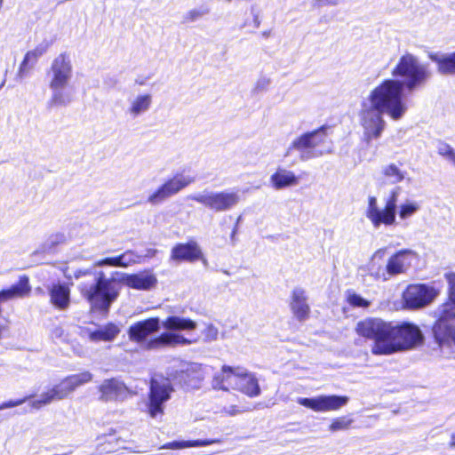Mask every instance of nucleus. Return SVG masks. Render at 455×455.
Returning <instances> with one entry per match:
<instances>
[{
    "label": "nucleus",
    "mask_w": 455,
    "mask_h": 455,
    "mask_svg": "<svg viewBox=\"0 0 455 455\" xmlns=\"http://www.w3.org/2000/svg\"><path fill=\"white\" fill-rule=\"evenodd\" d=\"M197 323L190 318L171 315L164 321L150 317L130 325L129 339L146 350L159 351L179 346H188L196 340L186 338L182 332L196 330Z\"/></svg>",
    "instance_id": "f257e3e1"
},
{
    "label": "nucleus",
    "mask_w": 455,
    "mask_h": 455,
    "mask_svg": "<svg viewBox=\"0 0 455 455\" xmlns=\"http://www.w3.org/2000/svg\"><path fill=\"white\" fill-rule=\"evenodd\" d=\"M54 333L56 336H60L62 333V330L60 328H56Z\"/></svg>",
    "instance_id": "3c124183"
},
{
    "label": "nucleus",
    "mask_w": 455,
    "mask_h": 455,
    "mask_svg": "<svg viewBox=\"0 0 455 455\" xmlns=\"http://www.w3.org/2000/svg\"><path fill=\"white\" fill-rule=\"evenodd\" d=\"M449 161L451 162L453 164V165L455 166V153L453 154V156L451 157V159Z\"/></svg>",
    "instance_id": "6e6d98bb"
},
{
    "label": "nucleus",
    "mask_w": 455,
    "mask_h": 455,
    "mask_svg": "<svg viewBox=\"0 0 455 455\" xmlns=\"http://www.w3.org/2000/svg\"><path fill=\"white\" fill-rule=\"evenodd\" d=\"M417 259V253L412 250L403 249L392 254L387 259L388 280L394 276L406 274Z\"/></svg>",
    "instance_id": "a211bd4d"
},
{
    "label": "nucleus",
    "mask_w": 455,
    "mask_h": 455,
    "mask_svg": "<svg viewBox=\"0 0 455 455\" xmlns=\"http://www.w3.org/2000/svg\"><path fill=\"white\" fill-rule=\"evenodd\" d=\"M204 339L207 342L214 341L219 337V330L212 323H207L203 331Z\"/></svg>",
    "instance_id": "4c0bfd02"
},
{
    "label": "nucleus",
    "mask_w": 455,
    "mask_h": 455,
    "mask_svg": "<svg viewBox=\"0 0 455 455\" xmlns=\"http://www.w3.org/2000/svg\"><path fill=\"white\" fill-rule=\"evenodd\" d=\"M327 130L328 127L323 125L295 137L287 148L284 156L297 151L301 161H308L332 154L333 143L328 136Z\"/></svg>",
    "instance_id": "423d86ee"
},
{
    "label": "nucleus",
    "mask_w": 455,
    "mask_h": 455,
    "mask_svg": "<svg viewBox=\"0 0 455 455\" xmlns=\"http://www.w3.org/2000/svg\"><path fill=\"white\" fill-rule=\"evenodd\" d=\"M95 267H104V266H110L115 267V260L114 257L106 258L100 260H98L94 263Z\"/></svg>",
    "instance_id": "37998d69"
},
{
    "label": "nucleus",
    "mask_w": 455,
    "mask_h": 455,
    "mask_svg": "<svg viewBox=\"0 0 455 455\" xmlns=\"http://www.w3.org/2000/svg\"><path fill=\"white\" fill-rule=\"evenodd\" d=\"M235 234H236V228H234L233 231H232V234H231V239L232 240H235Z\"/></svg>",
    "instance_id": "5fc2aeb1"
},
{
    "label": "nucleus",
    "mask_w": 455,
    "mask_h": 455,
    "mask_svg": "<svg viewBox=\"0 0 455 455\" xmlns=\"http://www.w3.org/2000/svg\"><path fill=\"white\" fill-rule=\"evenodd\" d=\"M47 44H40L36 46L35 49L28 51L25 56L23 60L21 61L19 70L17 73V78L19 80H22L27 77L30 71L34 68L36 64L37 63L40 57H42L47 51Z\"/></svg>",
    "instance_id": "a878e982"
},
{
    "label": "nucleus",
    "mask_w": 455,
    "mask_h": 455,
    "mask_svg": "<svg viewBox=\"0 0 455 455\" xmlns=\"http://www.w3.org/2000/svg\"><path fill=\"white\" fill-rule=\"evenodd\" d=\"M270 182L275 189L279 190L296 185L298 183V179L291 171L279 168L271 175Z\"/></svg>",
    "instance_id": "7c9ffc66"
},
{
    "label": "nucleus",
    "mask_w": 455,
    "mask_h": 455,
    "mask_svg": "<svg viewBox=\"0 0 455 455\" xmlns=\"http://www.w3.org/2000/svg\"><path fill=\"white\" fill-rule=\"evenodd\" d=\"M347 302L356 307H368L370 306V302L363 299L362 296L356 293H349L347 296Z\"/></svg>",
    "instance_id": "58836bf2"
},
{
    "label": "nucleus",
    "mask_w": 455,
    "mask_h": 455,
    "mask_svg": "<svg viewBox=\"0 0 455 455\" xmlns=\"http://www.w3.org/2000/svg\"><path fill=\"white\" fill-rule=\"evenodd\" d=\"M123 283L135 290H150L157 283L156 275L151 271H142L137 274L125 275Z\"/></svg>",
    "instance_id": "5701e85b"
},
{
    "label": "nucleus",
    "mask_w": 455,
    "mask_h": 455,
    "mask_svg": "<svg viewBox=\"0 0 455 455\" xmlns=\"http://www.w3.org/2000/svg\"><path fill=\"white\" fill-rule=\"evenodd\" d=\"M202 16H203L202 12H200L198 10H191L187 13L186 19L189 21H195Z\"/></svg>",
    "instance_id": "c03bdc74"
},
{
    "label": "nucleus",
    "mask_w": 455,
    "mask_h": 455,
    "mask_svg": "<svg viewBox=\"0 0 455 455\" xmlns=\"http://www.w3.org/2000/svg\"><path fill=\"white\" fill-rule=\"evenodd\" d=\"M352 422L353 419L348 417H339L332 420L331 424L329 427V429L331 432L346 430L351 426Z\"/></svg>",
    "instance_id": "c9c22d12"
},
{
    "label": "nucleus",
    "mask_w": 455,
    "mask_h": 455,
    "mask_svg": "<svg viewBox=\"0 0 455 455\" xmlns=\"http://www.w3.org/2000/svg\"><path fill=\"white\" fill-rule=\"evenodd\" d=\"M384 115L386 114L362 100L358 116L363 130V140L365 142L370 143L381 137L387 126Z\"/></svg>",
    "instance_id": "f8f14e48"
},
{
    "label": "nucleus",
    "mask_w": 455,
    "mask_h": 455,
    "mask_svg": "<svg viewBox=\"0 0 455 455\" xmlns=\"http://www.w3.org/2000/svg\"><path fill=\"white\" fill-rule=\"evenodd\" d=\"M393 77H400V84L407 92L422 87L431 77L428 65L420 61L416 55L406 52L399 58L391 71Z\"/></svg>",
    "instance_id": "0eeeda50"
},
{
    "label": "nucleus",
    "mask_w": 455,
    "mask_h": 455,
    "mask_svg": "<svg viewBox=\"0 0 455 455\" xmlns=\"http://www.w3.org/2000/svg\"><path fill=\"white\" fill-rule=\"evenodd\" d=\"M153 104V96L150 93H140L128 100L126 114L132 119L146 114Z\"/></svg>",
    "instance_id": "b1692460"
},
{
    "label": "nucleus",
    "mask_w": 455,
    "mask_h": 455,
    "mask_svg": "<svg viewBox=\"0 0 455 455\" xmlns=\"http://www.w3.org/2000/svg\"><path fill=\"white\" fill-rule=\"evenodd\" d=\"M451 445L455 446V434H452L451 435Z\"/></svg>",
    "instance_id": "603ef678"
},
{
    "label": "nucleus",
    "mask_w": 455,
    "mask_h": 455,
    "mask_svg": "<svg viewBox=\"0 0 455 455\" xmlns=\"http://www.w3.org/2000/svg\"><path fill=\"white\" fill-rule=\"evenodd\" d=\"M33 396L34 395H31L25 396L20 399L9 400V401L4 402V403H0V411L8 409V408H13V407L20 406V405L23 404L24 403H26L30 398H32Z\"/></svg>",
    "instance_id": "a19ab883"
},
{
    "label": "nucleus",
    "mask_w": 455,
    "mask_h": 455,
    "mask_svg": "<svg viewBox=\"0 0 455 455\" xmlns=\"http://www.w3.org/2000/svg\"><path fill=\"white\" fill-rule=\"evenodd\" d=\"M348 402V397L344 395H318L312 398L299 397L297 403L316 412H327L338 411Z\"/></svg>",
    "instance_id": "dca6fc26"
},
{
    "label": "nucleus",
    "mask_w": 455,
    "mask_h": 455,
    "mask_svg": "<svg viewBox=\"0 0 455 455\" xmlns=\"http://www.w3.org/2000/svg\"><path fill=\"white\" fill-rule=\"evenodd\" d=\"M51 303L58 309H66L69 305L70 291L65 284H52L49 289Z\"/></svg>",
    "instance_id": "cd10ccee"
},
{
    "label": "nucleus",
    "mask_w": 455,
    "mask_h": 455,
    "mask_svg": "<svg viewBox=\"0 0 455 455\" xmlns=\"http://www.w3.org/2000/svg\"><path fill=\"white\" fill-rule=\"evenodd\" d=\"M218 439H204V440H194V441H173L164 444L161 449H172L180 450L189 447H204L212 443H218Z\"/></svg>",
    "instance_id": "72a5a7b5"
},
{
    "label": "nucleus",
    "mask_w": 455,
    "mask_h": 455,
    "mask_svg": "<svg viewBox=\"0 0 455 455\" xmlns=\"http://www.w3.org/2000/svg\"><path fill=\"white\" fill-rule=\"evenodd\" d=\"M172 387L168 379L154 377L150 381L148 401L146 404L148 415L156 419L164 415V403L171 398Z\"/></svg>",
    "instance_id": "ddd939ff"
},
{
    "label": "nucleus",
    "mask_w": 455,
    "mask_h": 455,
    "mask_svg": "<svg viewBox=\"0 0 455 455\" xmlns=\"http://www.w3.org/2000/svg\"><path fill=\"white\" fill-rule=\"evenodd\" d=\"M149 76H139L136 77V79L134 80V83L135 84L137 85H140V86H144L147 84L148 81L149 80Z\"/></svg>",
    "instance_id": "49530a36"
},
{
    "label": "nucleus",
    "mask_w": 455,
    "mask_h": 455,
    "mask_svg": "<svg viewBox=\"0 0 455 455\" xmlns=\"http://www.w3.org/2000/svg\"><path fill=\"white\" fill-rule=\"evenodd\" d=\"M173 379L188 387H196L204 379L202 365L196 363H181L179 371L171 375Z\"/></svg>",
    "instance_id": "412c9836"
},
{
    "label": "nucleus",
    "mask_w": 455,
    "mask_h": 455,
    "mask_svg": "<svg viewBox=\"0 0 455 455\" xmlns=\"http://www.w3.org/2000/svg\"><path fill=\"white\" fill-rule=\"evenodd\" d=\"M157 251L156 249H148L146 256L147 257H154L156 254Z\"/></svg>",
    "instance_id": "8fccbe9b"
},
{
    "label": "nucleus",
    "mask_w": 455,
    "mask_h": 455,
    "mask_svg": "<svg viewBox=\"0 0 455 455\" xmlns=\"http://www.w3.org/2000/svg\"><path fill=\"white\" fill-rule=\"evenodd\" d=\"M381 175L386 184L396 185L407 179V171L402 168V164L389 163L382 166Z\"/></svg>",
    "instance_id": "bb28decb"
},
{
    "label": "nucleus",
    "mask_w": 455,
    "mask_h": 455,
    "mask_svg": "<svg viewBox=\"0 0 455 455\" xmlns=\"http://www.w3.org/2000/svg\"><path fill=\"white\" fill-rule=\"evenodd\" d=\"M270 36V31H264L262 32V36L267 38Z\"/></svg>",
    "instance_id": "864d4df0"
},
{
    "label": "nucleus",
    "mask_w": 455,
    "mask_h": 455,
    "mask_svg": "<svg viewBox=\"0 0 455 455\" xmlns=\"http://www.w3.org/2000/svg\"><path fill=\"white\" fill-rule=\"evenodd\" d=\"M270 84V79L267 77H260L257 80L254 91L257 92H262L267 90L268 86Z\"/></svg>",
    "instance_id": "79ce46f5"
},
{
    "label": "nucleus",
    "mask_w": 455,
    "mask_h": 455,
    "mask_svg": "<svg viewBox=\"0 0 455 455\" xmlns=\"http://www.w3.org/2000/svg\"><path fill=\"white\" fill-rule=\"evenodd\" d=\"M189 198L216 212L230 211L241 201L240 193L236 189L221 191L205 190L202 193L192 195Z\"/></svg>",
    "instance_id": "9b49d317"
},
{
    "label": "nucleus",
    "mask_w": 455,
    "mask_h": 455,
    "mask_svg": "<svg viewBox=\"0 0 455 455\" xmlns=\"http://www.w3.org/2000/svg\"><path fill=\"white\" fill-rule=\"evenodd\" d=\"M98 390L102 402H123L132 394L126 385L116 378L104 379Z\"/></svg>",
    "instance_id": "f3484780"
},
{
    "label": "nucleus",
    "mask_w": 455,
    "mask_h": 455,
    "mask_svg": "<svg viewBox=\"0 0 455 455\" xmlns=\"http://www.w3.org/2000/svg\"><path fill=\"white\" fill-rule=\"evenodd\" d=\"M171 259L174 261L188 262L203 260L204 264H206L207 262L206 259L204 258V254L199 244L196 241H189L184 243H177L172 249Z\"/></svg>",
    "instance_id": "aec40b11"
},
{
    "label": "nucleus",
    "mask_w": 455,
    "mask_h": 455,
    "mask_svg": "<svg viewBox=\"0 0 455 455\" xmlns=\"http://www.w3.org/2000/svg\"><path fill=\"white\" fill-rule=\"evenodd\" d=\"M438 318H455V275L449 278V299L438 309Z\"/></svg>",
    "instance_id": "473e14b6"
},
{
    "label": "nucleus",
    "mask_w": 455,
    "mask_h": 455,
    "mask_svg": "<svg viewBox=\"0 0 455 455\" xmlns=\"http://www.w3.org/2000/svg\"><path fill=\"white\" fill-rule=\"evenodd\" d=\"M224 411L226 414L229 416H235L240 412V410H238L235 405H230L228 407L224 408Z\"/></svg>",
    "instance_id": "a18cd8bd"
},
{
    "label": "nucleus",
    "mask_w": 455,
    "mask_h": 455,
    "mask_svg": "<svg viewBox=\"0 0 455 455\" xmlns=\"http://www.w3.org/2000/svg\"><path fill=\"white\" fill-rule=\"evenodd\" d=\"M120 328L112 323L99 327L97 330L89 332L91 341H112L119 334Z\"/></svg>",
    "instance_id": "2f4dec72"
},
{
    "label": "nucleus",
    "mask_w": 455,
    "mask_h": 455,
    "mask_svg": "<svg viewBox=\"0 0 455 455\" xmlns=\"http://www.w3.org/2000/svg\"><path fill=\"white\" fill-rule=\"evenodd\" d=\"M453 319L438 318L433 327V332L436 341L440 345H455V327L452 324Z\"/></svg>",
    "instance_id": "393cba45"
},
{
    "label": "nucleus",
    "mask_w": 455,
    "mask_h": 455,
    "mask_svg": "<svg viewBox=\"0 0 455 455\" xmlns=\"http://www.w3.org/2000/svg\"><path fill=\"white\" fill-rule=\"evenodd\" d=\"M291 310L299 321L308 319L310 315V307L307 303V297L305 290L302 288H295L291 293Z\"/></svg>",
    "instance_id": "4be33fe9"
},
{
    "label": "nucleus",
    "mask_w": 455,
    "mask_h": 455,
    "mask_svg": "<svg viewBox=\"0 0 455 455\" xmlns=\"http://www.w3.org/2000/svg\"><path fill=\"white\" fill-rule=\"evenodd\" d=\"M140 259L141 256H140L133 251H126L120 255V259L123 263L124 267H129L136 263H140Z\"/></svg>",
    "instance_id": "e433bc0d"
},
{
    "label": "nucleus",
    "mask_w": 455,
    "mask_h": 455,
    "mask_svg": "<svg viewBox=\"0 0 455 455\" xmlns=\"http://www.w3.org/2000/svg\"><path fill=\"white\" fill-rule=\"evenodd\" d=\"M430 59L437 65L442 75H455V52L444 54H431Z\"/></svg>",
    "instance_id": "c756f323"
},
{
    "label": "nucleus",
    "mask_w": 455,
    "mask_h": 455,
    "mask_svg": "<svg viewBox=\"0 0 455 455\" xmlns=\"http://www.w3.org/2000/svg\"><path fill=\"white\" fill-rule=\"evenodd\" d=\"M398 195V188L392 189L382 208L379 206L375 196L369 197L365 215L375 228L381 225L388 227L395 223Z\"/></svg>",
    "instance_id": "9d476101"
},
{
    "label": "nucleus",
    "mask_w": 455,
    "mask_h": 455,
    "mask_svg": "<svg viewBox=\"0 0 455 455\" xmlns=\"http://www.w3.org/2000/svg\"><path fill=\"white\" fill-rule=\"evenodd\" d=\"M405 92L398 79L387 78L373 88L363 101L385 113L391 120L399 121L409 109Z\"/></svg>",
    "instance_id": "7ed1b4c3"
},
{
    "label": "nucleus",
    "mask_w": 455,
    "mask_h": 455,
    "mask_svg": "<svg viewBox=\"0 0 455 455\" xmlns=\"http://www.w3.org/2000/svg\"><path fill=\"white\" fill-rule=\"evenodd\" d=\"M29 292L30 286L28 283V278L22 276L17 283L12 285L9 289L2 290L0 291V300L4 302L14 298L24 297Z\"/></svg>",
    "instance_id": "c85d7f7f"
},
{
    "label": "nucleus",
    "mask_w": 455,
    "mask_h": 455,
    "mask_svg": "<svg viewBox=\"0 0 455 455\" xmlns=\"http://www.w3.org/2000/svg\"><path fill=\"white\" fill-rule=\"evenodd\" d=\"M92 379V374L90 371H83L68 376L59 384L42 393L38 398L32 400L29 405L34 410H39L52 402L63 400L77 387L89 383Z\"/></svg>",
    "instance_id": "1a4fd4ad"
},
{
    "label": "nucleus",
    "mask_w": 455,
    "mask_h": 455,
    "mask_svg": "<svg viewBox=\"0 0 455 455\" xmlns=\"http://www.w3.org/2000/svg\"><path fill=\"white\" fill-rule=\"evenodd\" d=\"M214 388L222 390H237L250 397L260 394V387L256 376L243 367L223 366L221 371L213 379Z\"/></svg>",
    "instance_id": "6e6552de"
},
{
    "label": "nucleus",
    "mask_w": 455,
    "mask_h": 455,
    "mask_svg": "<svg viewBox=\"0 0 455 455\" xmlns=\"http://www.w3.org/2000/svg\"><path fill=\"white\" fill-rule=\"evenodd\" d=\"M73 76V66L68 53H60L55 57L47 71L49 88L52 95L49 100L51 108L66 107L73 100L72 93L68 85Z\"/></svg>",
    "instance_id": "20e7f679"
},
{
    "label": "nucleus",
    "mask_w": 455,
    "mask_h": 455,
    "mask_svg": "<svg viewBox=\"0 0 455 455\" xmlns=\"http://www.w3.org/2000/svg\"><path fill=\"white\" fill-rule=\"evenodd\" d=\"M386 253L387 250L385 248L377 250L370 260L360 267V270L375 281H388Z\"/></svg>",
    "instance_id": "6ab92c4d"
},
{
    "label": "nucleus",
    "mask_w": 455,
    "mask_h": 455,
    "mask_svg": "<svg viewBox=\"0 0 455 455\" xmlns=\"http://www.w3.org/2000/svg\"><path fill=\"white\" fill-rule=\"evenodd\" d=\"M437 153L447 160H450L455 153V149L447 143L440 142L437 146Z\"/></svg>",
    "instance_id": "ea45409f"
},
{
    "label": "nucleus",
    "mask_w": 455,
    "mask_h": 455,
    "mask_svg": "<svg viewBox=\"0 0 455 455\" xmlns=\"http://www.w3.org/2000/svg\"><path fill=\"white\" fill-rule=\"evenodd\" d=\"M397 209L399 218L405 220L419 211L420 204L416 201L406 200L401 204Z\"/></svg>",
    "instance_id": "f704fd0d"
},
{
    "label": "nucleus",
    "mask_w": 455,
    "mask_h": 455,
    "mask_svg": "<svg viewBox=\"0 0 455 455\" xmlns=\"http://www.w3.org/2000/svg\"><path fill=\"white\" fill-rule=\"evenodd\" d=\"M90 275H93V283H81L80 291L93 308L108 311L119 294L118 288L111 279L105 276L102 271L93 272L92 269H79L75 272L74 276L78 279Z\"/></svg>",
    "instance_id": "39448f33"
},
{
    "label": "nucleus",
    "mask_w": 455,
    "mask_h": 455,
    "mask_svg": "<svg viewBox=\"0 0 455 455\" xmlns=\"http://www.w3.org/2000/svg\"><path fill=\"white\" fill-rule=\"evenodd\" d=\"M356 333L372 340L371 351L375 355H390L415 347L423 341V335L418 326L404 323L402 324L369 317L357 323Z\"/></svg>",
    "instance_id": "f03ea898"
},
{
    "label": "nucleus",
    "mask_w": 455,
    "mask_h": 455,
    "mask_svg": "<svg viewBox=\"0 0 455 455\" xmlns=\"http://www.w3.org/2000/svg\"><path fill=\"white\" fill-rule=\"evenodd\" d=\"M195 181V179L185 173H178L167 180L156 190L151 193L147 201L152 205H158L168 198L178 194L180 190Z\"/></svg>",
    "instance_id": "4468645a"
},
{
    "label": "nucleus",
    "mask_w": 455,
    "mask_h": 455,
    "mask_svg": "<svg viewBox=\"0 0 455 455\" xmlns=\"http://www.w3.org/2000/svg\"><path fill=\"white\" fill-rule=\"evenodd\" d=\"M316 1L321 5H326V4L336 5L339 4V0H316Z\"/></svg>",
    "instance_id": "de8ad7c7"
},
{
    "label": "nucleus",
    "mask_w": 455,
    "mask_h": 455,
    "mask_svg": "<svg viewBox=\"0 0 455 455\" xmlns=\"http://www.w3.org/2000/svg\"><path fill=\"white\" fill-rule=\"evenodd\" d=\"M114 260H115V267H124L123 263H122V261L120 259V255L116 256V257H114Z\"/></svg>",
    "instance_id": "09e8293b"
},
{
    "label": "nucleus",
    "mask_w": 455,
    "mask_h": 455,
    "mask_svg": "<svg viewBox=\"0 0 455 455\" xmlns=\"http://www.w3.org/2000/svg\"><path fill=\"white\" fill-rule=\"evenodd\" d=\"M438 291L427 284H410L403 293L405 307L410 309L421 308L430 304Z\"/></svg>",
    "instance_id": "2eb2a0df"
}]
</instances>
